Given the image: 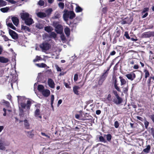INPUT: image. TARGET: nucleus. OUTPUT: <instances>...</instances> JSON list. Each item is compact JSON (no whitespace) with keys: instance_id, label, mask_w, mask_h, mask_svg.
<instances>
[{"instance_id":"nucleus-1","label":"nucleus","mask_w":154,"mask_h":154,"mask_svg":"<svg viewBox=\"0 0 154 154\" xmlns=\"http://www.w3.org/2000/svg\"><path fill=\"white\" fill-rule=\"evenodd\" d=\"M53 25L55 28V31L57 33L61 34L63 32V27L61 25L57 22H54Z\"/></svg>"},{"instance_id":"nucleus-2","label":"nucleus","mask_w":154,"mask_h":154,"mask_svg":"<svg viewBox=\"0 0 154 154\" xmlns=\"http://www.w3.org/2000/svg\"><path fill=\"white\" fill-rule=\"evenodd\" d=\"M39 46L43 51L48 50L51 48V45L48 42L44 41L40 44Z\"/></svg>"},{"instance_id":"nucleus-3","label":"nucleus","mask_w":154,"mask_h":154,"mask_svg":"<svg viewBox=\"0 0 154 154\" xmlns=\"http://www.w3.org/2000/svg\"><path fill=\"white\" fill-rule=\"evenodd\" d=\"M112 81L113 84H114L115 88L119 92L122 93V94L123 95L122 92H121L120 87L118 86L119 84L117 83V78L115 75H112Z\"/></svg>"},{"instance_id":"nucleus-4","label":"nucleus","mask_w":154,"mask_h":154,"mask_svg":"<svg viewBox=\"0 0 154 154\" xmlns=\"http://www.w3.org/2000/svg\"><path fill=\"white\" fill-rule=\"evenodd\" d=\"M29 100H27L26 103V104L24 103H21L20 104L21 107L23 109H25L26 107V110L28 111H29L30 108L32 103V102H34L30 99H28Z\"/></svg>"},{"instance_id":"nucleus-5","label":"nucleus","mask_w":154,"mask_h":154,"mask_svg":"<svg viewBox=\"0 0 154 154\" xmlns=\"http://www.w3.org/2000/svg\"><path fill=\"white\" fill-rule=\"evenodd\" d=\"M108 74L104 72L102 73V75L100 76L99 80L98 82V84L99 85H101L103 82L105 80Z\"/></svg>"},{"instance_id":"nucleus-6","label":"nucleus","mask_w":154,"mask_h":154,"mask_svg":"<svg viewBox=\"0 0 154 154\" xmlns=\"http://www.w3.org/2000/svg\"><path fill=\"white\" fill-rule=\"evenodd\" d=\"M9 33L12 38L14 39H17L18 38V35L15 31L9 29Z\"/></svg>"},{"instance_id":"nucleus-7","label":"nucleus","mask_w":154,"mask_h":154,"mask_svg":"<svg viewBox=\"0 0 154 154\" xmlns=\"http://www.w3.org/2000/svg\"><path fill=\"white\" fill-rule=\"evenodd\" d=\"M112 101L116 104H119L122 103L123 99L121 97H113Z\"/></svg>"},{"instance_id":"nucleus-8","label":"nucleus","mask_w":154,"mask_h":154,"mask_svg":"<svg viewBox=\"0 0 154 154\" xmlns=\"http://www.w3.org/2000/svg\"><path fill=\"white\" fill-rule=\"evenodd\" d=\"M133 21V18L132 17H126L121 22V24H131V23Z\"/></svg>"},{"instance_id":"nucleus-9","label":"nucleus","mask_w":154,"mask_h":154,"mask_svg":"<svg viewBox=\"0 0 154 154\" xmlns=\"http://www.w3.org/2000/svg\"><path fill=\"white\" fill-rule=\"evenodd\" d=\"M21 18L24 21L29 17V14L27 12L21 13L20 14Z\"/></svg>"},{"instance_id":"nucleus-10","label":"nucleus","mask_w":154,"mask_h":154,"mask_svg":"<svg viewBox=\"0 0 154 154\" xmlns=\"http://www.w3.org/2000/svg\"><path fill=\"white\" fill-rule=\"evenodd\" d=\"M35 107H37V109L35 110L34 112V115L36 117L40 114V104H36L35 105Z\"/></svg>"},{"instance_id":"nucleus-11","label":"nucleus","mask_w":154,"mask_h":154,"mask_svg":"<svg viewBox=\"0 0 154 154\" xmlns=\"http://www.w3.org/2000/svg\"><path fill=\"white\" fill-rule=\"evenodd\" d=\"M25 24L28 26H30L34 22L33 19L29 17L24 20Z\"/></svg>"},{"instance_id":"nucleus-12","label":"nucleus","mask_w":154,"mask_h":154,"mask_svg":"<svg viewBox=\"0 0 154 154\" xmlns=\"http://www.w3.org/2000/svg\"><path fill=\"white\" fill-rule=\"evenodd\" d=\"M127 78L131 81H133L136 77V75L134 73H132L126 75Z\"/></svg>"},{"instance_id":"nucleus-13","label":"nucleus","mask_w":154,"mask_h":154,"mask_svg":"<svg viewBox=\"0 0 154 154\" xmlns=\"http://www.w3.org/2000/svg\"><path fill=\"white\" fill-rule=\"evenodd\" d=\"M48 86L52 88H54L55 87V83L53 80L51 78L48 79Z\"/></svg>"},{"instance_id":"nucleus-14","label":"nucleus","mask_w":154,"mask_h":154,"mask_svg":"<svg viewBox=\"0 0 154 154\" xmlns=\"http://www.w3.org/2000/svg\"><path fill=\"white\" fill-rule=\"evenodd\" d=\"M12 21L14 24L16 26L18 25L19 23V19L16 17H13L11 18Z\"/></svg>"},{"instance_id":"nucleus-15","label":"nucleus","mask_w":154,"mask_h":154,"mask_svg":"<svg viewBox=\"0 0 154 154\" xmlns=\"http://www.w3.org/2000/svg\"><path fill=\"white\" fill-rule=\"evenodd\" d=\"M41 93L44 96H49L50 94V91L48 89H45Z\"/></svg>"},{"instance_id":"nucleus-16","label":"nucleus","mask_w":154,"mask_h":154,"mask_svg":"<svg viewBox=\"0 0 154 154\" xmlns=\"http://www.w3.org/2000/svg\"><path fill=\"white\" fill-rule=\"evenodd\" d=\"M80 88V87L79 86H74L73 87V91L74 93L77 95H78L79 94L78 90Z\"/></svg>"},{"instance_id":"nucleus-17","label":"nucleus","mask_w":154,"mask_h":154,"mask_svg":"<svg viewBox=\"0 0 154 154\" xmlns=\"http://www.w3.org/2000/svg\"><path fill=\"white\" fill-rule=\"evenodd\" d=\"M9 59L4 57L0 56V62L2 63H6L9 61Z\"/></svg>"},{"instance_id":"nucleus-18","label":"nucleus","mask_w":154,"mask_h":154,"mask_svg":"<svg viewBox=\"0 0 154 154\" xmlns=\"http://www.w3.org/2000/svg\"><path fill=\"white\" fill-rule=\"evenodd\" d=\"M37 15L38 17L41 18L45 17L47 16V15L45 13L41 12H38Z\"/></svg>"},{"instance_id":"nucleus-19","label":"nucleus","mask_w":154,"mask_h":154,"mask_svg":"<svg viewBox=\"0 0 154 154\" xmlns=\"http://www.w3.org/2000/svg\"><path fill=\"white\" fill-rule=\"evenodd\" d=\"M142 36L143 37L145 38H148L151 37L150 32H148L143 33Z\"/></svg>"},{"instance_id":"nucleus-20","label":"nucleus","mask_w":154,"mask_h":154,"mask_svg":"<svg viewBox=\"0 0 154 154\" xmlns=\"http://www.w3.org/2000/svg\"><path fill=\"white\" fill-rule=\"evenodd\" d=\"M69 14V17L70 19H72L75 17V15L73 11H68Z\"/></svg>"},{"instance_id":"nucleus-21","label":"nucleus","mask_w":154,"mask_h":154,"mask_svg":"<svg viewBox=\"0 0 154 154\" xmlns=\"http://www.w3.org/2000/svg\"><path fill=\"white\" fill-rule=\"evenodd\" d=\"M154 80V76H150L147 81L148 85L149 87L150 86L151 83Z\"/></svg>"},{"instance_id":"nucleus-22","label":"nucleus","mask_w":154,"mask_h":154,"mask_svg":"<svg viewBox=\"0 0 154 154\" xmlns=\"http://www.w3.org/2000/svg\"><path fill=\"white\" fill-rule=\"evenodd\" d=\"M130 109V107H129V105H128L127 108H124L122 109V112L124 113H126L130 111V110H129Z\"/></svg>"},{"instance_id":"nucleus-23","label":"nucleus","mask_w":154,"mask_h":154,"mask_svg":"<svg viewBox=\"0 0 154 154\" xmlns=\"http://www.w3.org/2000/svg\"><path fill=\"white\" fill-rule=\"evenodd\" d=\"M75 118L79 120H87V119H86V118H82L80 116V113H79V114H76L75 115Z\"/></svg>"},{"instance_id":"nucleus-24","label":"nucleus","mask_w":154,"mask_h":154,"mask_svg":"<svg viewBox=\"0 0 154 154\" xmlns=\"http://www.w3.org/2000/svg\"><path fill=\"white\" fill-rule=\"evenodd\" d=\"M45 89L44 86L42 85H39L38 86L37 89L40 93H42Z\"/></svg>"},{"instance_id":"nucleus-25","label":"nucleus","mask_w":154,"mask_h":154,"mask_svg":"<svg viewBox=\"0 0 154 154\" xmlns=\"http://www.w3.org/2000/svg\"><path fill=\"white\" fill-rule=\"evenodd\" d=\"M119 78L120 79V81L121 82V86L125 85L126 83V80L122 77L120 76Z\"/></svg>"},{"instance_id":"nucleus-26","label":"nucleus","mask_w":154,"mask_h":154,"mask_svg":"<svg viewBox=\"0 0 154 154\" xmlns=\"http://www.w3.org/2000/svg\"><path fill=\"white\" fill-rule=\"evenodd\" d=\"M69 26L70 27L72 28V29H75L76 28V26L77 25V23H74L73 22H70L69 24Z\"/></svg>"},{"instance_id":"nucleus-27","label":"nucleus","mask_w":154,"mask_h":154,"mask_svg":"<svg viewBox=\"0 0 154 154\" xmlns=\"http://www.w3.org/2000/svg\"><path fill=\"white\" fill-rule=\"evenodd\" d=\"M21 29L24 30L25 31H28V32H30V29L29 28L26 26H24L23 25H21Z\"/></svg>"},{"instance_id":"nucleus-28","label":"nucleus","mask_w":154,"mask_h":154,"mask_svg":"<svg viewBox=\"0 0 154 154\" xmlns=\"http://www.w3.org/2000/svg\"><path fill=\"white\" fill-rule=\"evenodd\" d=\"M104 137H106L107 140L108 142H110L112 138V136L110 134H104Z\"/></svg>"},{"instance_id":"nucleus-29","label":"nucleus","mask_w":154,"mask_h":154,"mask_svg":"<svg viewBox=\"0 0 154 154\" xmlns=\"http://www.w3.org/2000/svg\"><path fill=\"white\" fill-rule=\"evenodd\" d=\"M151 149V146L150 145H148L146 146V147L143 150V152L146 153H148L150 151Z\"/></svg>"},{"instance_id":"nucleus-30","label":"nucleus","mask_w":154,"mask_h":154,"mask_svg":"<svg viewBox=\"0 0 154 154\" xmlns=\"http://www.w3.org/2000/svg\"><path fill=\"white\" fill-rule=\"evenodd\" d=\"M36 65L39 68H45L47 66V65L45 63H36Z\"/></svg>"},{"instance_id":"nucleus-31","label":"nucleus","mask_w":154,"mask_h":154,"mask_svg":"<svg viewBox=\"0 0 154 154\" xmlns=\"http://www.w3.org/2000/svg\"><path fill=\"white\" fill-rule=\"evenodd\" d=\"M144 72H145V79H146L147 77L149 76L150 74L149 71L147 69H145Z\"/></svg>"},{"instance_id":"nucleus-32","label":"nucleus","mask_w":154,"mask_h":154,"mask_svg":"<svg viewBox=\"0 0 154 154\" xmlns=\"http://www.w3.org/2000/svg\"><path fill=\"white\" fill-rule=\"evenodd\" d=\"M45 30L48 32H50L53 30V29L50 26H48L45 27Z\"/></svg>"},{"instance_id":"nucleus-33","label":"nucleus","mask_w":154,"mask_h":154,"mask_svg":"<svg viewBox=\"0 0 154 154\" xmlns=\"http://www.w3.org/2000/svg\"><path fill=\"white\" fill-rule=\"evenodd\" d=\"M64 32L67 36H69L70 34V30L67 27L64 29Z\"/></svg>"},{"instance_id":"nucleus-34","label":"nucleus","mask_w":154,"mask_h":154,"mask_svg":"<svg viewBox=\"0 0 154 154\" xmlns=\"http://www.w3.org/2000/svg\"><path fill=\"white\" fill-rule=\"evenodd\" d=\"M99 141L103 142L104 143L107 142V140L105 139V138L102 136H100L99 137Z\"/></svg>"},{"instance_id":"nucleus-35","label":"nucleus","mask_w":154,"mask_h":154,"mask_svg":"<svg viewBox=\"0 0 154 154\" xmlns=\"http://www.w3.org/2000/svg\"><path fill=\"white\" fill-rule=\"evenodd\" d=\"M9 10V8L8 7L2 8L0 9L1 11L3 13L7 12Z\"/></svg>"},{"instance_id":"nucleus-36","label":"nucleus","mask_w":154,"mask_h":154,"mask_svg":"<svg viewBox=\"0 0 154 154\" xmlns=\"http://www.w3.org/2000/svg\"><path fill=\"white\" fill-rule=\"evenodd\" d=\"M83 11V9L78 5L76 7L75 11L77 13L81 12Z\"/></svg>"},{"instance_id":"nucleus-37","label":"nucleus","mask_w":154,"mask_h":154,"mask_svg":"<svg viewBox=\"0 0 154 154\" xmlns=\"http://www.w3.org/2000/svg\"><path fill=\"white\" fill-rule=\"evenodd\" d=\"M123 88V92L125 94V95H128V85L125 88Z\"/></svg>"},{"instance_id":"nucleus-38","label":"nucleus","mask_w":154,"mask_h":154,"mask_svg":"<svg viewBox=\"0 0 154 154\" xmlns=\"http://www.w3.org/2000/svg\"><path fill=\"white\" fill-rule=\"evenodd\" d=\"M7 3L3 0H0V8L7 5Z\"/></svg>"},{"instance_id":"nucleus-39","label":"nucleus","mask_w":154,"mask_h":154,"mask_svg":"<svg viewBox=\"0 0 154 154\" xmlns=\"http://www.w3.org/2000/svg\"><path fill=\"white\" fill-rule=\"evenodd\" d=\"M24 126L26 129H28L29 128V124L28 120L26 119L24 121Z\"/></svg>"},{"instance_id":"nucleus-40","label":"nucleus","mask_w":154,"mask_h":154,"mask_svg":"<svg viewBox=\"0 0 154 154\" xmlns=\"http://www.w3.org/2000/svg\"><path fill=\"white\" fill-rule=\"evenodd\" d=\"M79 113H80V116L82 118H86V116H87L86 115L87 113H84L82 111H80L79 112Z\"/></svg>"},{"instance_id":"nucleus-41","label":"nucleus","mask_w":154,"mask_h":154,"mask_svg":"<svg viewBox=\"0 0 154 154\" xmlns=\"http://www.w3.org/2000/svg\"><path fill=\"white\" fill-rule=\"evenodd\" d=\"M63 18L64 20L66 21L68 19V18L69 17V14H68V11L63 14Z\"/></svg>"},{"instance_id":"nucleus-42","label":"nucleus","mask_w":154,"mask_h":154,"mask_svg":"<svg viewBox=\"0 0 154 154\" xmlns=\"http://www.w3.org/2000/svg\"><path fill=\"white\" fill-rule=\"evenodd\" d=\"M7 25L8 27L14 30L16 29V28L11 23H8Z\"/></svg>"},{"instance_id":"nucleus-43","label":"nucleus","mask_w":154,"mask_h":154,"mask_svg":"<svg viewBox=\"0 0 154 154\" xmlns=\"http://www.w3.org/2000/svg\"><path fill=\"white\" fill-rule=\"evenodd\" d=\"M121 31L120 30H117V31L115 32V36L116 37H119L121 34Z\"/></svg>"},{"instance_id":"nucleus-44","label":"nucleus","mask_w":154,"mask_h":154,"mask_svg":"<svg viewBox=\"0 0 154 154\" xmlns=\"http://www.w3.org/2000/svg\"><path fill=\"white\" fill-rule=\"evenodd\" d=\"M52 11V8H50L47 10L45 12L47 14V15H49L51 14Z\"/></svg>"},{"instance_id":"nucleus-45","label":"nucleus","mask_w":154,"mask_h":154,"mask_svg":"<svg viewBox=\"0 0 154 154\" xmlns=\"http://www.w3.org/2000/svg\"><path fill=\"white\" fill-rule=\"evenodd\" d=\"M50 37L55 38L57 37V34L54 32H51L50 34Z\"/></svg>"},{"instance_id":"nucleus-46","label":"nucleus","mask_w":154,"mask_h":154,"mask_svg":"<svg viewBox=\"0 0 154 154\" xmlns=\"http://www.w3.org/2000/svg\"><path fill=\"white\" fill-rule=\"evenodd\" d=\"M144 124L145 125V128L146 129H147L148 126L149 124V123L146 120V119H145V120L144 121Z\"/></svg>"},{"instance_id":"nucleus-47","label":"nucleus","mask_w":154,"mask_h":154,"mask_svg":"<svg viewBox=\"0 0 154 154\" xmlns=\"http://www.w3.org/2000/svg\"><path fill=\"white\" fill-rule=\"evenodd\" d=\"M59 7L61 9H63L64 8V4L63 2H59L58 4Z\"/></svg>"},{"instance_id":"nucleus-48","label":"nucleus","mask_w":154,"mask_h":154,"mask_svg":"<svg viewBox=\"0 0 154 154\" xmlns=\"http://www.w3.org/2000/svg\"><path fill=\"white\" fill-rule=\"evenodd\" d=\"M38 4L39 5L41 6H43L44 5V2L42 0H40L38 1Z\"/></svg>"},{"instance_id":"nucleus-49","label":"nucleus","mask_w":154,"mask_h":154,"mask_svg":"<svg viewBox=\"0 0 154 154\" xmlns=\"http://www.w3.org/2000/svg\"><path fill=\"white\" fill-rule=\"evenodd\" d=\"M149 11V8H148L146 7L143 8L142 12V14H143V13H146Z\"/></svg>"},{"instance_id":"nucleus-50","label":"nucleus","mask_w":154,"mask_h":154,"mask_svg":"<svg viewBox=\"0 0 154 154\" xmlns=\"http://www.w3.org/2000/svg\"><path fill=\"white\" fill-rule=\"evenodd\" d=\"M114 126L115 128H118L119 126V124L117 121H116L114 122Z\"/></svg>"},{"instance_id":"nucleus-51","label":"nucleus","mask_w":154,"mask_h":154,"mask_svg":"<svg viewBox=\"0 0 154 154\" xmlns=\"http://www.w3.org/2000/svg\"><path fill=\"white\" fill-rule=\"evenodd\" d=\"M64 85L66 88H71V87L69 86L70 84H68V83L66 82H64Z\"/></svg>"},{"instance_id":"nucleus-52","label":"nucleus","mask_w":154,"mask_h":154,"mask_svg":"<svg viewBox=\"0 0 154 154\" xmlns=\"http://www.w3.org/2000/svg\"><path fill=\"white\" fill-rule=\"evenodd\" d=\"M119 63V62H118L114 66V68H113V70H116L118 69V64Z\"/></svg>"},{"instance_id":"nucleus-53","label":"nucleus","mask_w":154,"mask_h":154,"mask_svg":"<svg viewBox=\"0 0 154 154\" xmlns=\"http://www.w3.org/2000/svg\"><path fill=\"white\" fill-rule=\"evenodd\" d=\"M124 36L126 37V38L127 39H129L130 38V37L129 36L128 33L127 32H125Z\"/></svg>"},{"instance_id":"nucleus-54","label":"nucleus","mask_w":154,"mask_h":154,"mask_svg":"<svg viewBox=\"0 0 154 154\" xmlns=\"http://www.w3.org/2000/svg\"><path fill=\"white\" fill-rule=\"evenodd\" d=\"M78 79V75L77 74H76L74 75V80L75 81H77Z\"/></svg>"},{"instance_id":"nucleus-55","label":"nucleus","mask_w":154,"mask_h":154,"mask_svg":"<svg viewBox=\"0 0 154 154\" xmlns=\"http://www.w3.org/2000/svg\"><path fill=\"white\" fill-rule=\"evenodd\" d=\"M5 149V147L3 146V144L0 143V149L2 150H4Z\"/></svg>"},{"instance_id":"nucleus-56","label":"nucleus","mask_w":154,"mask_h":154,"mask_svg":"<svg viewBox=\"0 0 154 154\" xmlns=\"http://www.w3.org/2000/svg\"><path fill=\"white\" fill-rule=\"evenodd\" d=\"M151 134L154 138V129L153 128H152L151 129Z\"/></svg>"},{"instance_id":"nucleus-57","label":"nucleus","mask_w":154,"mask_h":154,"mask_svg":"<svg viewBox=\"0 0 154 154\" xmlns=\"http://www.w3.org/2000/svg\"><path fill=\"white\" fill-rule=\"evenodd\" d=\"M150 118L154 123V114L150 116Z\"/></svg>"},{"instance_id":"nucleus-58","label":"nucleus","mask_w":154,"mask_h":154,"mask_svg":"<svg viewBox=\"0 0 154 154\" xmlns=\"http://www.w3.org/2000/svg\"><path fill=\"white\" fill-rule=\"evenodd\" d=\"M4 39L5 41H7L9 40V39L8 38V37L6 36L5 35H4L3 36Z\"/></svg>"},{"instance_id":"nucleus-59","label":"nucleus","mask_w":154,"mask_h":154,"mask_svg":"<svg viewBox=\"0 0 154 154\" xmlns=\"http://www.w3.org/2000/svg\"><path fill=\"white\" fill-rule=\"evenodd\" d=\"M28 133L29 134L28 135V136L29 137L32 138L33 137V136L34 135L33 134H31V132H28Z\"/></svg>"},{"instance_id":"nucleus-60","label":"nucleus","mask_w":154,"mask_h":154,"mask_svg":"<svg viewBox=\"0 0 154 154\" xmlns=\"http://www.w3.org/2000/svg\"><path fill=\"white\" fill-rule=\"evenodd\" d=\"M136 118H137V119H138L139 120L141 121H143V118L142 117H141L140 116H137L136 117Z\"/></svg>"},{"instance_id":"nucleus-61","label":"nucleus","mask_w":154,"mask_h":154,"mask_svg":"<svg viewBox=\"0 0 154 154\" xmlns=\"http://www.w3.org/2000/svg\"><path fill=\"white\" fill-rule=\"evenodd\" d=\"M111 68V67H110L109 66L107 68V69L106 70H104V72L106 73L107 74H108L109 71V69L110 68Z\"/></svg>"},{"instance_id":"nucleus-62","label":"nucleus","mask_w":154,"mask_h":154,"mask_svg":"<svg viewBox=\"0 0 154 154\" xmlns=\"http://www.w3.org/2000/svg\"><path fill=\"white\" fill-rule=\"evenodd\" d=\"M116 52L115 51H113L111 52L109 54V56H113L115 54Z\"/></svg>"},{"instance_id":"nucleus-63","label":"nucleus","mask_w":154,"mask_h":154,"mask_svg":"<svg viewBox=\"0 0 154 154\" xmlns=\"http://www.w3.org/2000/svg\"><path fill=\"white\" fill-rule=\"evenodd\" d=\"M56 69L57 71L58 72H61V68L57 65L56 66Z\"/></svg>"},{"instance_id":"nucleus-64","label":"nucleus","mask_w":154,"mask_h":154,"mask_svg":"<svg viewBox=\"0 0 154 154\" xmlns=\"http://www.w3.org/2000/svg\"><path fill=\"white\" fill-rule=\"evenodd\" d=\"M101 113V111L100 110H97L96 111V113L97 115H100Z\"/></svg>"}]
</instances>
